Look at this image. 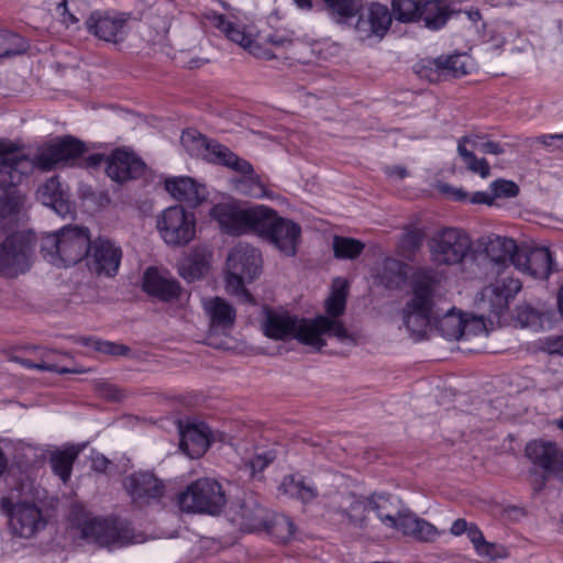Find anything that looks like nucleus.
Segmentation results:
<instances>
[{"label": "nucleus", "instance_id": "680f3d73", "mask_svg": "<svg viewBox=\"0 0 563 563\" xmlns=\"http://www.w3.org/2000/svg\"><path fill=\"white\" fill-rule=\"evenodd\" d=\"M101 395L110 400L118 401L122 398V391L111 384H101L99 387Z\"/></svg>", "mask_w": 563, "mask_h": 563}, {"label": "nucleus", "instance_id": "6e6d98bb", "mask_svg": "<svg viewBox=\"0 0 563 563\" xmlns=\"http://www.w3.org/2000/svg\"><path fill=\"white\" fill-rule=\"evenodd\" d=\"M93 346L97 351L108 355H125L130 349L122 344H117L110 341H93Z\"/></svg>", "mask_w": 563, "mask_h": 563}, {"label": "nucleus", "instance_id": "9b49d317", "mask_svg": "<svg viewBox=\"0 0 563 563\" xmlns=\"http://www.w3.org/2000/svg\"><path fill=\"white\" fill-rule=\"evenodd\" d=\"M157 230L168 245L188 244L196 234V219L180 206L165 209L157 218Z\"/></svg>", "mask_w": 563, "mask_h": 563}, {"label": "nucleus", "instance_id": "9d476101", "mask_svg": "<svg viewBox=\"0 0 563 563\" xmlns=\"http://www.w3.org/2000/svg\"><path fill=\"white\" fill-rule=\"evenodd\" d=\"M393 14L400 22L423 20L430 30L441 29L449 18L439 0H393Z\"/></svg>", "mask_w": 563, "mask_h": 563}, {"label": "nucleus", "instance_id": "f257e3e1", "mask_svg": "<svg viewBox=\"0 0 563 563\" xmlns=\"http://www.w3.org/2000/svg\"><path fill=\"white\" fill-rule=\"evenodd\" d=\"M346 296V280L335 278L332 283L331 295L324 303L325 316L307 320L268 310L263 323L264 333L275 340L295 338L300 343L316 350L325 345V338H335L339 342H347L351 340V335L339 320V317L345 311Z\"/></svg>", "mask_w": 563, "mask_h": 563}, {"label": "nucleus", "instance_id": "dca6fc26", "mask_svg": "<svg viewBox=\"0 0 563 563\" xmlns=\"http://www.w3.org/2000/svg\"><path fill=\"white\" fill-rule=\"evenodd\" d=\"M486 255L494 263L495 274L508 272L510 263L515 266V256L519 252V246L514 239L492 234L483 241Z\"/></svg>", "mask_w": 563, "mask_h": 563}, {"label": "nucleus", "instance_id": "cd10ccee", "mask_svg": "<svg viewBox=\"0 0 563 563\" xmlns=\"http://www.w3.org/2000/svg\"><path fill=\"white\" fill-rule=\"evenodd\" d=\"M143 289L164 301H169L179 295L177 282L153 267L144 273Z\"/></svg>", "mask_w": 563, "mask_h": 563}, {"label": "nucleus", "instance_id": "5701e85b", "mask_svg": "<svg viewBox=\"0 0 563 563\" xmlns=\"http://www.w3.org/2000/svg\"><path fill=\"white\" fill-rule=\"evenodd\" d=\"M334 510L346 518L347 523L355 528H366L368 525L369 497H361L354 494L342 495Z\"/></svg>", "mask_w": 563, "mask_h": 563}, {"label": "nucleus", "instance_id": "49530a36", "mask_svg": "<svg viewBox=\"0 0 563 563\" xmlns=\"http://www.w3.org/2000/svg\"><path fill=\"white\" fill-rule=\"evenodd\" d=\"M457 152L472 173L478 174L482 178L490 175L488 162L485 158H477L472 151L463 146V142H457Z\"/></svg>", "mask_w": 563, "mask_h": 563}, {"label": "nucleus", "instance_id": "bb28decb", "mask_svg": "<svg viewBox=\"0 0 563 563\" xmlns=\"http://www.w3.org/2000/svg\"><path fill=\"white\" fill-rule=\"evenodd\" d=\"M210 430L203 424H189L180 431V450L190 459L203 455L210 444Z\"/></svg>", "mask_w": 563, "mask_h": 563}, {"label": "nucleus", "instance_id": "6e6552de", "mask_svg": "<svg viewBox=\"0 0 563 563\" xmlns=\"http://www.w3.org/2000/svg\"><path fill=\"white\" fill-rule=\"evenodd\" d=\"M225 501L221 485L210 478L196 481L178 496L179 508L191 514L218 515Z\"/></svg>", "mask_w": 563, "mask_h": 563}, {"label": "nucleus", "instance_id": "a18cd8bd", "mask_svg": "<svg viewBox=\"0 0 563 563\" xmlns=\"http://www.w3.org/2000/svg\"><path fill=\"white\" fill-rule=\"evenodd\" d=\"M372 24L376 36H384L391 24V13L388 8L380 3H371L368 5Z\"/></svg>", "mask_w": 563, "mask_h": 563}, {"label": "nucleus", "instance_id": "bf43d9fd", "mask_svg": "<svg viewBox=\"0 0 563 563\" xmlns=\"http://www.w3.org/2000/svg\"><path fill=\"white\" fill-rule=\"evenodd\" d=\"M538 142L544 145L549 151H563V134L542 135Z\"/></svg>", "mask_w": 563, "mask_h": 563}, {"label": "nucleus", "instance_id": "a19ab883", "mask_svg": "<svg viewBox=\"0 0 563 563\" xmlns=\"http://www.w3.org/2000/svg\"><path fill=\"white\" fill-rule=\"evenodd\" d=\"M329 13L338 21L345 22L362 9V0H323Z\"/></svg>", "mask_w": 563, "mask_h": 563}, {"label": "nucleus", "instance_id": "69168bd1", "mask_svg": "<svg viewBox=\"0 0 563 563\" xmlns=\"http://www.w3.org/2000/svg\"><path fill=\"white\" fill-rule=\"evenodd\" d=\"M57 10L59 11V14L63 16V23H65L67 26L78 21L76 16L68 11L66 0H63L58 4Z\"/></svg>", "mask_w": 563, "mask_h": 563}, {"label": "nucleus", "instance_id": "423d86ee", "mask_svg": "<svg viewBox=\"0 0 563 563\" xmlns=\"http://www.w3.org/2000/svg\"><path fill=\"white\" fill-rule=\"evenodd\" d=\"M522 284L509 272L496 274V278L478 294L475 305L479 313L487 319H499L509 309V302L521 290Z\"/></svg>", "mask_w": 563, "mask_h": 563}, {"label": "nucleus", "instance_id": "f3484780", "mask_svg": "<svg viewBox=\"0 0 563 563\" xmlns=\"http://www.w3.org/2000/svg\"><path fill=\"white\" fill-rule=\"evenodd\" d=\"M107 175L117 183H123L141 176L144 163L132 152L117 150L106 158Z\"/></svg>", "mask_w": 563, "mask_h": 563}, {"label": "nucleus", "instance_id": "c756f323", "mask_svg": "<svg viewBox=\"0 0 563 563\" xmlns=\"http://www.w3.org/2000/svg\"><path fill=\"white\" fill-rule=\"evenodd\" d=\"M180 141L188 154L212 163L216 162L218 150L221 147V144L208 140L196 130L184 131Z\"/></svg>", "mask_w": 563, "mask_h": 563}, {"label": "nucleus", "instance_id": "774afa93", "mask_svg": "<svg viewBox=\"0 0 563 563\" xmlns=\"http://www.w3.org/2000/svg\"><path fill=\"white\" fill-rule=\"evenodd\" d=\"M550 475H553L563 482V452L560 454L558 453L556 461L553 465Z\"/></svg>", "mask_w": 563, "mask_h": 563}, {"label": "nucleus", "instance_id": "3c124183", "mask_svg": "<svg viewBox=\"0 0 563 563\" xmlns=\"http://www.w3.org/2000/svg\"><path fill=\"white\" fill-rule=\"evenodd\" d=\"M475 551L478 555L486 556L490 560L505 559L508 556V552L505 547L486 540H484Z\"/></svg>", "mask_w": 563, "mask_h": 563}, {"label": "nucleus", "instance_id": "864d4df0", "mask_svg": "<svg viewBox=\"0 0 563 563\" xmlns=\"http://www.w3.org/2000/svg\"><path fill=\"white\" fill-rule=\"evenodd\" d=\"M494 198H512L519 192V187L510 180L498 179L492 183Z\"/></svg>", "mask_w": 563, "mask_h": 563}, {"label": "nucleus", "instance_id": "de8ad7c7", "mask_svg": "<svg viewBox=\"0 0 563 563\" xmlns=\"http://www.w3.org/2000/svg\"><path fill=\"white\" fill-rule=\"evenodd\" d=\"M364 245L354 239L335 236L333 240V252L340 258H355L363 251Z\"/></svg>", "mask_w": 563, "mask_h": 563}, {"label": "nucleus", "instance_id": "6ab92c4d", "mask_svg": "<svg viewBox=\"0 0 563 563\" xmlns=\"http://www.w3.org/2000/svg\"><path fill=\"white\" fill-rule=\"evenodd\" d=\"M81 538L100 545L125 543V537L117 525L108 519L87 517L80 525Z\"/></svg>", "mask_w": 563, "mask_h": 563}, {"label": "nucleus", "instance_id": "4c0bfd02", "mask_svg": "<svg viewBox=\"0 0 563 563\" xmlns=\"http://www.w3.org/2000/svg\"><path fill=\"white\" fill-rule=\"evenodd\" d=\"M210 253L202 250H195L179 265V274L188 282L202 277L209 268Z\"/></svg>", "mask_w": 563, "mask_h": 563}, {"label": "nucleus", "instance_id": "a211bd4d", "mask_svg": "<svg viewBox=\"0 0 563 563\" xmlns=\"http://www.w3.org/2000/svg\"><path fill=\"white\" fill-rule=\"evenodd\" d=\"M515 267L534 278H547L552 269L551 253L547 247H520Z\"/></svg>", "mask_w": 563, "mask_h": 563}, {"label": "nucleus", "instance_id": "7ed1b4c3", "mask_svg": "<svg viewBox=\"0 0 563 563\" xmlns=\"http://www.w3.org/2000/svg\"><path fill=\"white\" fill-rule=\"evenodd\" d=\"M89 230L78 225H66L43 236V257L56 267H68L86 258L91 245Z\"/></svg>", "mask_w": 563, "mask_h": 563}, {"label": "nucleus", "instance_id": "2eb2a0df", "mask_svg": "<svg viewBox=\"0 0 563 563\" xmlns=\"http://www.w3.org/2000/svg\"><path fill=\"white\" fill-rule=\"evenodd\" d=\"M10 526L14 534L31 538L45 527V520L35 504L23 501L11 509Z\"/></svg>", "mask_w": 563, "mask_h": 563}, {"label": "nucleus", "instance_id": "393cba45", "mask_svg": "<svg viewBox=\"0 0 563 563\" xmlns=\"http://www.w3.org/2000/svg\"><path fill=\"white\" fill-rule=\"evenodd\" d=\"M278 213L264 205L245 207L243 234H256L266 238Z\"/></svg>", "mask_w": 563, "mask_h": 563}, {"label": "nucleus", "instance_id": "f704fd0d", "mask_svg": "<svg viewBox=\"0 0 563 563\" xmlns=\"http://www.w3.org/2000/svg\"><path fill=\"white\" fill-rule=\"evenodd\" d=\"M433 325L443 338L448 340H459L463 338L464 333V316L452 308L440 317L435 309V318L433 319L432 327Z\"/></svg>", "mask_w": 563, "mask_h": 563}, {"label": "nucleus", "instance_id": "58836bf2", "mask_svg": "<svg viewBox=\"0 0 563 563\" xmlns=\"http://www.w3.org/2000/svg\"><path fill=\"white\" fill-rule=\"evenodd\" d=\"M233 186L238 194L250 198L262 199L271 197V192L265 188V185L261 181L254 170L252 174L234 179Z\"/></svg>", "mask_w": 563, "mask_h": 563}, {"label": "nucleus", "instance_id": "8fccbe9b", "mask_svg": "<svg viewBox=\"0 0 563 563\" xmlns=\"http://www.w3.org/2000/svg\"><path fill=\"white\" fill-rule=\"evenodd\" d=\"M459 142H463V146L466 147V144L471 145L474 148H477L486 154L499 155L504 153L503 146L493 141H484L482 135H466L459 140Z\"/></svg>", "mask_w": 563, "mask_h": 563}, {"label": "nucleus", "instance_id": "39448f33", "mask_svg": "<svg viewBox=\"0 0 563 563\" xmlns=\"http://www.w3.org/2000/svg\"><path fill=\"white\" fill-rule=\"evenodd\" d=\"M435 318L430 284H416L409 300L401 310L402 324L413 341L427 338Z\"/></svg>", "mask_w": 563, "mask_h": 563}, {"label": "nucleus", "instance_id": "5fc2aeb1", "mask_svg": "<svg viewBox=\"0 0 563 563\" xmlns=\"http://www.w3.org/2000/svg\"><path fill=\"white\" fill-rule=\"evenodd\" d=\"M485 319L487 314L481 313L479 317H472L471 319L464 318V333L463 336L487 334Z\"/></svg>", "mask_w": 563, "mask_h": 563}, {"label": "nucleus", "instance_id": "0eeeda50", "mask_svg": "<svg viewBox=\"0 0 563 563\" xmlns=\"http://www.w3.org/2000/svg\"><path fill=\"white\" fill-rule=\"evenodd\" d=\"M36 238L32 232H15L0 243V274L16 277L30 269Z\"/></svg>", "mask_w": 563, "mask_h": 563}, {"label": "nucleus", "instance_id": "412c9836", "mask_svg": "<svg viewBox=\"0 0 563 563\" xmlns=\"http://www.w3.org/2000/svg\"><path fill=\"white\" fill-rule=\"evenodd\" d=\"M395 521V526L391 529L416 540L428 542L438 536V530L432 523L418 517L406 506H404Z\"/></svg>", "mask_w": 563, "mask_h": 563}, {"label": "nucleus", "instance_id": "1a4fd4ad", "mask_svg": "<svg viewBox=\"0 0 563 563\" xmlns=\"http://www.w3.org/2000/svg\"><path fill=\"white\" fill-rule=\"evenodd\" d=\"M428 246L435 265H455L470 252L472 240L462 229L444 228L432 235Z\"/></svg>", "mask_w": 563, "mask_h": 563}, {"label": "nucleus", "instance_id": "72a5a7b5", "mask_svg": "<svg viewBox=\"0 0 563 563\" xmlns=\"http://www.w3.org/2000/svg\"><path fill=\"white\" fill-rule=\"evenodd\" d=\"M558 453L556 446L551 442L532 441L526 446L527 457L547 475H550Z\"/></svg>", "mask_w": 563, "mask_h": 563}, {"label": "nucleus", "instance_id": "a878e982", "mask_svg": "<svg viewBox=\"0 0 563 563\" xmlns=\"http://www.w3.org/2000/svg\"><path fill=\"white\" fill-rule=\"evenodd\" d=\"M210 24L220 30L230 41L239 44L255 56H260V47L254 42L252 34L246 33L244 26L228 21L222 14L212 13L207 15Z\"/></svg>", "mask_w": 563, "mask_h": 563}, {"label": "nucleus", "instance_id": "ddd939ff", "mask_svg": "<svg viewBox=\"0 0 563 563\" xmlns=\"http://www.w3.org/2000/svg\"><path fill=\"white\" fill-rule=\"evenodd\" d=\"M123 487L133 503L143 506L158 500L165 493L164 483L151 472H135L124 477Z\"/></svg>", "mask_w": 563, "mask_h": 563}, {"label": "nucleus", "instance_id": "c9c22d12", "mask_svg": "<svg viewBox=\"0 0 563 563\" xmlns=\"http://www.w3.org/2000/svg\"><path fill=\"white\" fill-rule=\"evenodd\" d=\"M430 65L434 67L438 77H460L468 71L470 58L464 54H456L451 56H441L432 62Z\"/></svg>", "mask_w": 563, "mask_h": 563}, {"label": "nucleus", "instance_id": "052dcab7", "mask_svg": "<svg viewBox=\"0 0 563 563\" xmlns=\"http://www.w3.org/2000/svg\"><path fill=\"white\" fill-rule=\"evenodd\" d=\"M34 368L38 369V371L55 372L58 374H81V373L86 372V369L79 368V367H75V368L58 367L56 365L47 364L45 362L37 363V364L35 363Z\"/></svg>", "mask_w": 563, "mask_h": 563}, {"label": "nucleus", "instance_id": "e433bc0d", "mask_svg": "<svg viewBox=\"0 0 563 563\" xmlns=\"http://www.w3.org/2000/svg\"><path fill=\"white\" fill-rule=\"evenodd\" d=\"M279 490L302 503H310L318 495L316 487L306 478L298 475L285 476L279 486Z\"/></svg>", "mask_w": 563, "mask_h": 563}, {"label": "nucleus", "instance_id": "c03bdc74", "mask_svg": "<svg viewBox=\"0 0 563 563\" xmlns=\"http://www.w3.org/2000/svg\"><path fill=\"white\" fill-rule=\"evenodd\" d=\"M24 40L12 32L0 31V58L20 55L25 52Z\"/></svg>", "mask_w": 563, "mask_h": 563}, {"label": "nucleus", "instance_id": "4d7b16f0", "mask_svg": "<svg viewBox=\"0 0 563 563\" xmlns=\"http://www.w3.org/2000/svg\"><path fill=\"white\" fill-rule=\"evenodd\" d=\"M274 459L275 456L271 452H266L265 454H256L247 463L251 470V475L254 476L256 473L262 472Z\"/></svg>", "mask_w": 563, "mask_h": 563}, {"label": "nucleus", "instance_id": "e2e57ef3", "mask_svg": "<svg viewBox=\"0 0 563 563\" xmlns=\"http://www.w3.org/2000/svg\"><path fill=\"white\" fill-rule=\"evenodd\" d=\"M465 533L467 534L474 549L478 548V545L485 540L482 531L475 523H470L467 531Z\"/></svg>", "mask_w": 563, "mask_h": 563}, {"label": "nucleus", "instance_id": "2f4dec72", "mask_svg": "<svg viewBox=\"0 0 563 563\" xmlns=\"http://www.w3.org/2000/svg\"><path fill=\"white\" fill-rule=\"evenodd\" d=\"M402 501L393 495L373 494L369 496V508L375 512L383 526L390 528L404 508Z\"/></svg>", "mask_w": 563, "mask_h": 563}, {"label": "nucleus", "instance_id": "09e8293b", "mask_svg": "<svg viewBox=\"0 0 563 563\" xmlns=\"http://www.w3.org/2000/svg\"><path fill=\"white\" fill-rule=\"evenodd\" d=\"M423 236L424 234L421 230L406 231L398 243L400 254L405 257H409L413 254L422 245Z\"/></svg>", "mask_w": 563, "mask_h": 563}, {"label": "nucleus", "instance_id": "4468645a", "mask_svg": "<svg viewBox=\"0 0 563 563\" xmlns=\"http://www.w3.org/2000/svg\"><path fill=\"white\" fill-rule=\"evenodd\" d=\"M86 257L97 274L111 277L119 269L122 251L110 240L97 239L92 241Z\"/></svg>", "mask_w": 563, "mask_h": 563}, {"label": "nucleus", "instance_id": "338daca9", "mask_svg": "<svg viewBox=\"0 0 563 563\" xmlns=\"http://www.w3.org/2000/svg\"><path fill=\"white\" fill-rule=\"evenodd\" d=\"M548 350L550 353L563 355V335L548 340Z\"/></svg>", "mask_w": 563, "mask_h": 563}, {"label": "nucleus", "instance_id": "79ce46f5", "mask_svg": "<svg viewBox=\"0 0 563 563\" xmlns=\"http://www.w3.org/2000/svg\"><path fill=\"white\" fill-rule=\"evenodd\" d=\"M78 452L74 450L55 453L51 457V465L54 473L66 483L71 474L73 463Z\"/></svg>", "mask_w": 563, "mask_h": 563}, {"label": "nucleus", "instance_id": "0e129e2a", "mask_svg": "<svg viewBox=\"0 0 563 563\" xmlns=\"http://www.w3.org/2000/svg\"><path fill=\"white\" fill-rule=\"evenodd\" d=\"M267 42L275 47L287 48L292 44V40L286 35L274 33L267 36Z\"/></svg>", "mask_w": 563, "mask_h": 563}, {"label": "nucleus", "instance_id": "ea45409f", "mask_svg": "<svg viewBox=\"0 0 563 563\" xmlns=\"http://www.w3.org/2000/svg\"><path fill=\"white\" fill-rule=\"evenodd\" d=\"M408 269L407 264L395 258H386L380 275L382 283L388 288H398L405 284Z\"/></svg>", "mask_w": 563, "mask_h": 563}, {"label": "nucleus", "instance_id": "b1692460", "mask_svg": "<svg viewBox=\"0 0 563 563\" xmlns=\"http://www.w3.org/2000/svg\"><path fill=\"white\" fill-rule=\"evenodd\" d=\"M166 190L177 200L190 207L200 205L207 197L205 186L190 177H173L165 181Z\"/></svg>", "mask_w": 563, "mask_h": 563}, {"label": "nucleus", "instance_id": "7c9ffc66", "mask_svg": "<svg viewBox=\"0 0 563 563\" xmlns=\"http://www.w3.org/2000/svg\"><path fill=\"white\" fill-rule=\"evenodd\" d=\"M37 199L47 207H51L62 217L71 213V203L66 198L60 183L56 177L49 178L37 189Z\"/></svg>", "mask_w": 563, "mask_h": 563}, {"label": "nucleus", "instance_id": "4be33fe9", "mask_svg": "<svg viewBox=\"0 0 563 563\" xmlns=\"http://www.w3.org/2000/svg\"><path fill=\"white\" fill-rule=\"evenodd\" d=\"M244 213L245 207L235 201L218 203L210 210L211 218L217 221L220 229L232 235L243 234Z\"/></svg>", "mask_w": 563, "mask_h": 563}, {"label": "nucleus", "instance_id": "f03ea898", "mask_svg": "<svg viewBox=\"0 0 563 563\" xmlns=\"http://www.w3.org/2000/svg\"><path fill=\"white\" fill-rule=\"evenodd\" d=\"M80 141L66 136L41 147L34 159L19 151L13 143L0 140V187L8 190L22 183L35 167L51 170L66 166L85 152Z\"/></svg>", "mask_w": 563, "mask_h": 563}, {"label": "nucleus", "instance_id": "37998d69", "mask_svg": "<svg viewBox=\"0 0 563 563\" xmlns=\"http://www.w3.org/2000/svg\"><path fill=\"white\" fill-rule=\"evenodd\" d=\"M214 163L223 164L224 166L240 173L241 176L252 174L254 170L247 161L238 157L233 152L223 145H221L220 150H218V155Z\"/></svg>", "mask_w": 563, "mask_h": 563}, {"label": "nucleus", "instance_id": "20e7f679", "mask_svg": "<svg viewBox=\"0 0 563 563\" xmlns=\"http://www.w3.org/2000/svg\"><path fill=\"white\" fill-rule=\"evenodd\" d=\"M262 271V255L252 245L239 243L227 258V291L245 301L254 302L244 283L254 280Z\"/></svg>", "mask_w": 563, "mask_h": 563}, {"label": "nucleus", "instance_id": "c85d7f7f", "mask_svg": "<svg viewBox=\"0 0 563 563\" xmlns=\"http://www.w3.org/2000/svg\"><path fill=\"white\" fill-rule=\"evenodd\" d=\"M230 519L241 529L252 531L263 526L266 517L265 510L254 498L250 497L231 508Z\"/></svg>", "mask_w": 563, "mask_h": 563}, {"label": "nucleus", "instance_id": "13d9d810", "mask_svg": "<svg viewBox=\"0 0 563 563\" xmlns=\"http://www.w3.org/2000/svg\"><path fill=\"white\" fill-rule=\"evenodd\" d=\"M21 201L20 196L15 195V191L12 194H7L5 200L0 198V213L1 214H11L18 212L20 208Z\"/></svg>", "mask_w": 563, "mask_h": 563}, {"label": "nucleus", "instance_id": "473e14b6", "mask_svg": "<svg viewBox=\"0 0 563 563\" xmlns=\"http://www.w3.org/2000/svg\"><path fill=\"white\" fill-rule=\"evenodd\" d=\"M203 309L213 330H227L234 324V308L220 297L203 300Z\"/></svg>", "mask_w": 563, "mask_h": 563}, {"label": "nucleus", "instance_id": "aec40b11", "mask_svg": "<svg viewBox=\"0 0 563 563\" xmlns=\"http://www.w3.org/2000/svg\"><path fill=\"white\" fill-rule=\"evenodd\" d=\"M301 235V228L294 221L277 216L266 240L274 244L283 254L294 256Z\"/></svg>", "mask_w": 563, "mask_h": 563}, {"label": "nucleus", "instance_id": "f8f14e48", "mask_svg": "<svg viewBox=\"0 0 563 563\" xmlns=\"http://www.w3.org/2000/svg\"><path fill=\"white\" fill-rule=\"evenodd\" d=\"M89 33L98 38L119 43L124 41L130 32V16L123 13L93 12L86 21Z\"/></svg>", "mask_w": 563, "mask_h": 563}, {"label": "nucleus", "instance_id": "603ef678", "mask_svg": "<svg viewBox=\"0 0 563 563\" xmlns=\"http://www.w3.org/2000/svg\"><path fill=\"white\" fill-rule=\"evenodd\" d=\"M356 15H358V18L354 27L360 38L366 40L375 35V29L374 25L372 24L368 7L366 8V10L362 12L360 11Z\"/></svg>", "mask_w": 563, "mask_h": 563}]
</instances>
